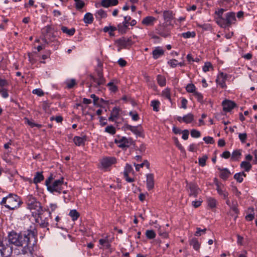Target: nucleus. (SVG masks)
Segmentation results:
<instances>
[{
    "label": "nucleus",
    "mask_w": 257,
    "mask_h": 257,
    "mask_svg": "<svg viewBox=\"0 0 257 257\" xmlns=\"http://www.w3.org/2000/svg\"><path fill=\"white\" fill-rule=\"evenodd\" d=\"M44 176L42 175V173L41 172H37L35 175L34 178L33 182L35 184H37L40 183L41 181L44 179Z\"/></svg>",
    "instance_id": "nucleus-25"
},
{
    "label": "nucleus",
    "mask_w": 257,
    "mask_h": 257,
    "mask_svg": "<svg viewBox=\"0 0 257 257\" xmlns=\"http://www.w3.org/2000/svg\"><path fill=\"white\" fill-rule=\"evenodd\" d=\"M212 69H213L212 65L210 62H207L205 63V64H204V66L203 67V71L204 72H207L210 71V70H212Z\"/></svg>",
    "instance_id": "nucleus-41"
},
{
    "label": "nucleus",
    "mask_w": 257,
    "mask_h": 257,
    "mask_svg": "<svg viewBox=\"0 0 257 257\" xmlns=\"http://www.w3.org/2000/svg\"><path fill=\"white\" fill-rule=\"evenodd\" d=\"M33 93L41 96L44 95V92L41 89H36L33 90Z\"/></svg>",
    "instance_id": "nucleus-59"
},
{
    "label": "nucleus",
    "mask_w": 257,
    "mask_h": 257,
    "mask_svg": "<svg viewBox=\"0 0 257 257\" xmlns=\"http://www.w3.org/2000/svg\"><path fill=\"white\" fill-rule=\"evenodd\" d=\"M232 192L233 194L238 198H240L241 192L238 191L236 187H233L232 189Z\"/></svg>",
    "instance_id": "nucleus-62"
},
{
    "label": "nucleus",
    "mask_w": 257,
    "mask_h": 257,
    "mask_svg": "<svg viewBox=\"0 0 257 257\" xmlns=\"http://www.w3.org/2000/svg\"><path fill=\"white\" fill-rule=\"evenodd\" d=\"M163 17L165 23L171 22L170 21L173 19V13L171 11H166L163 13Z\"/></svg>",
    "instance_id": "nucleus-19"
},
{
    "label": "nucleus",
    "mask_w": 257,
    "mask_h": 257,
    "mask_svg": "<svg viewBox=\"0 0 257 257\" xmlns=\"http://www.w3.org/2000/svg\"><path fill=\"white\" fill-rule=\"evenodd\" d=\"M207 202L208 206L211 208H215L216 206V200L212 197H208L207 198Z\"/></svg>",
    "instance_id": "nucleus-30"
},
{
    "label": "nucleus",
    "mask_w": 257,
    "mask_h": 257,
    "mask_svg": "<svg viewBox=\"0 0 257 257\" xmlns=\"http://www.w3.org/2000/svg\"><path fill=\"white\" fill-rule=\"evenodd\" d=\"M246 137L247 135L246 133L239 134L238 136V137L242 143L245 142L246 139Z\"/></svg>",
    "instance_id": "nucleus-63"
},
{
    "label": "nucleus",
    "mask_w": 257,
    "mask_h": 257,
    "mask_svg": "<svg viewBox=\"0 0 257 257\" xmlns=\"http://www.w3.org/2000/svg\"><path fill=\"white\" fill-rule=\"evenodd\" d=\"M206 230V228L203 229H201L200 228H197V230L195 233V235L196 236H200L202 233H204Z\"/></svg>",
    "instance_id": "nucleus-60"
},
{
    "label": "nucleus",
    "mask_w": 257,
    "mask_h": 257,
    "mask_svg": "<svg viewBox=\"0 0 257 257\" xmlns=\"http://www.w3.org/2000/svg\"><path fill=\"white\" fill-rule=\"evenodd\" d=\"M61 29L64 33L67 34L68 36L73 35L75 32V29L74 28L69 29L65 26H62Z\"/></svg>",
    "instance_id": "nucleus-23"
},
{
    "label": "nucleus",
    "mask_w": 257,
    "mask_h": 257,
    "mask_svg": "<svg viewBox=\"0 0 257 257\" xmlns=\"http://www.w3.org/2000/svg\"><path fill=\"white\" fill-rule=\"evenodd\" d=\"M157 81H158V84L161 86H164L166 85V79L163 76L158 75L157 76Z\"/></svg>",
    "instance_id": "nucleus-38"
},
{
    "label": "nucleus",
    "mask_w": 257,
    "mask_h": 257,
    "mask_svg": "<svg viewBox=\"0 0 257 257\" xmlns=\"http://www.w3.org/2000/svg\"><path fill=\"white\" fill-rule=\"evenodd\" d=\"M147 186L148 190H151L154 188V176L152 174H149L147 175Z\"/></svg>",
    "instance_id": "nucleus-15"
},
{
    "label": "nucleus",
    "mask_w": 257,
    "mask_h": 257,
    "mask_svg": "<svg viewBox=\"0 0 257 257\" xmlns=\"http://www.w3.org/2000/svg\"><path fill=\"white\" fill-rule=\"evenodd\" d=\"M168 64L172 68H175L178 65V61L176 59H172L168 62Z\"/></svg>",
    "instance_id": "nucleus-56"
},
{
    "label": "nucleus",
    "mask_w": 257,
    "mask_h": 257,
    "mask_svg": "<svg viewBox=\"0 0 257 257\" xmlns=\"http://www.w3.org/2000/svg\"><path fill=\"white\" fill-rule=\"evenodd\" d=\"M182 139L184 140H186L188 138L189 131L187 130H184L182 132Z\"/></svg>",
    "instance_id": "nucleus-64"
},
{
    "label": "nucleus",
    "mask_w": 257,
    "mask_h": 257,
    "mask_svg": "<svg viewBox=\"0 0 257 257\" xmlns=\"http://www.w3.org/2000/svg\"><path fill=\"white\" fill-rule=\"evenodd\" d=\"M119 108L117 107H114L111 111L110 117L108 118L109 120L112 121L115 120L119 116Z\"/></svg>",
    "instance_id": "nucleus-18"
},
{
    "label": "nucleus",
    "mask_w": 257,
    "mask_h": 257,
    "mask_svg": "<svg viewBox=\"0 0 257 257\" xmlns=\"http://www.w3.org/2000/svg\"><path fill=\"white\" fill-rule=\"evenodd\" d=\"M117 43L119 46L123 48H126L128 46L126 39L125 38L119 39L117 40Z\"/></svg>",
    "instance_id": "nucleus-37"
},
{
    "label": "nucleus",
    "mask_w": 257,
    "mask_h": 257,
    "mask_svg": "<svg viewBox=\"0 0 257 257\" xmlns=\"http://www.w3.org/2000/svg\"><path fill=\"white\" fill-rule=\"evenodd\" d=\"M86 141L85 137H80L76 136L73 139V142L75 144L78 146L84 145Z\"/></svg>",
    "instance_id": "nucleus-20"
},
{
    "label": "nucleus",
    "mask_w": 257,
    "mask_h": 257,
    "mask_svg": "<svg viewBox=\"0 0 257 257\" xmlns=\"http://www.w3.org/2000/svg\"><path fill=\"white\" fill-rule=\"evenodd\" d=\"M241 156V152L240 150H235L233 152L231 155V159L233 160H237Z\"/></svg>",
    "instance_id": "nucleus-42"
},
{
    "label": "nucleus",
    "mask_w": 257,
    "mask_h": 257,
    "mask_svg": "<svg viewBox=\"0 0 257 257\" xmlns=\"http://www.w3.org/2000/svg\"><path fill=\"white\" fill-rule=\"evenodd\" d=\"M133 170L132 166L128 164H126L125 167V170L123 173L124 175H128L129 173L132 172Z\"/></svg>",
    "instance_id": "nucleus-54"
},
{
    "label": "nucleus",
    "mask_w": 257,
    "mask_h": 257,
    "mask_svg": "<svg viewBox=\"0 0 257 257\" xmlns=\"http://www.w3.org/2000/svg\"><path fill=\"white\" fill-rule=\"evenodd\" d=\"M95 16L97 19L100 20L101 19L106 18L107 14L104 10L100 9L96 11L95 14Z\"/></svg>",
    "instance_id": "nucleus-22"
},
{
    "label": "nucleus",
    "mask_w": 257,
    "mask_h": 257,
    "mask_svg": "<svg viewBox=\"0 0 257 257\" xmlns=\"http://www.w3.org/2000/svg\"><path fill=\"white\" fill-rule=\"evenodd\" d=\"M21 201L19 197L14 194H10L8 196L3 198L1 204L11 210H14L20 206Z\"/></svg>",
    "instance_id": "nucleus-3"
},
{
    "label": "nucleus",
    "mask_w": 257,
    "mask_h": 257,
    "mask_svg": "<svg viewBox=\"0 0 257 257\" xmlns=\"http://www.w3.org/2000/svg\"><path fill=\"white\" fill-rule=\"evenodd\" d=\"M190 244L192 245L195 250H198L200 248V244L198 239L196 238H193L190 240Z\"/></svg>",
    "instance_id": "nucleus-26"
},
{
    "label": "nucleus",
    "mask_w": 257,
    "mask_h": 257,
    "mask_svg": "<svg viewBox=\"0 0 257 257\" xmlns=\"http://www.w3.org/2000/svg\"><path fill=\"white\" fill-rule=\"evenodd\" d=\"M76 7L77 9H82L84 6V3L81 0H74Z\"/></svg>",
    "instance_id": "nucleus-49"
},
{
    "label": "nucleus",
    "mask_w": 257,
    "mask_h": 257,
    "mask_svg": "<svg viewBox=\"0 0 257 257\" xmlns=\"http://www.w3.org/2000/svg\"><path fill=\"white\" fill-rule=\"evenodd\" d=\"M186 189L188 193L189 196L197 197L198 194L201 192V190L198 186L195 183L192 182H188L186 181Z\"/></svg>",
    "instance_id": "nucleus-6"
},
{
    "label": "nucleus",
    "mask_w": 257,
    "mask_h": 257,
    "mask_svg": "<svg viewBox=\"0 0 257 257\" xmlns=\"http://www.w3.org/2000/svg\"><path fill=\"white\" fill-rule=\"evenodd\" d=\"M240 167L245 171L248 172L251 168V165L247 161H243L240 164Z\"/></svg>",
    "instance_id": "nucleus-27"
},
{
    "label": "nucleus",
    "mask_w": 257,
    "mask_h": 257,
    "mask_svg": "<svg viewBox=\"0 0 257 257\" xmlns=\"http://www.w3.org/2000/svg\"><path fill=\"white\" fill-rule=\"evenodd\" d=\"M227 74H224L223 72L219 73L216 80L217 84L222 88L226 87V85L225 84V81L227 79Z\"/></svg>",
    "instance_id": "nucleus-10"
},
{
    "label": "nucleus",
    "mask_w": 257,
    "mask_h": 257,
    "mask_svg": "<svg viewBox=\"0 0 257 257\" xmlns=\"http://www.w3.org/2000/svg\"><path fill=\"white\" fill-rule=\"evenodd\" d=\"M69 215L72 218L73 220L74 221L77 219L79 215L76 210H72L69 212Z\"/></svg>",
    "instance_id": "nucleus-45"
},
{
    "label": "nucleus",
    "mask_w": 257,
    "mask_h": 257,
    "mask_svg": "<svg viewBox=\"0 0 257 257\" xmlns=\"http://www.w3.org/2000/svg\"><path fill=\"white\" fill-rule=\"evenodd\" d=\"M127 26H128V25H127L123 23L122 24H119L117 26L118 30L120 33H124L125 32L127 28Z\"/></svg>",
    "instance_id": "nucleus-40"
},
{
    "label": "nucleus",
    "mask_w": 257,
    "mask_h": 257,
    "mask_svg": "<svg viewBox=\"0 0 257 257\" xmlns=\"http://www.w3.org/2000/svg\"><path fill=\"white\" fill-rule=\"evenodd\" d=\"M25 120L26 122H27L32 127L37 126L38 128H40L42 126L41 124L35 123L33 121L30 120L27 118H25Z\"/></svg>",
    "instance_id": "nucleus-44"
},
{
    "label": "nucleus",
    "mask_w": 257,
    "mask_h": 257,
    "mask_svg": "<svg viewBox=\"0 0 257 257\" xmlns=\"http://www.w3.org/2000/svg\"><path fill=\"white\" fill-rule=\"evenodd\" d=\"M13 252V247L0 238V253L2 257H10Z\"/></svg>",
    "instance_id": "nucleus-7"
},
{
    "label": "nucleus",
    "mask_w": 257,
    "mask_h": 257,
    "mask_svg": "<svg viewBox=\"0 0 257 257\" xmlns=\"http://www.w3.org/2000/svg\"><path fill=\"white\" fill-rule=\"evenodd\" d=\"M170 26L171 22L159 24L156 29L157 33L164 38L169 37L171 30Z\"/></svg>",
    "instance_id": "nucleus-5"
},
{
    "label": "nucleus",
    "mask_w": 257,
    "mask_h": 257,
    "mask_svg": "<svg viewBox=\"0 0 257 257\" xmlns=\"http://www.w3.org/2000/svg\"><path fill=\"white\" fill-rule=\"evenodd\" d=\"M207 159V157L206 156H203L202 157L199 158V164L201 167H204L205 165Z\"/></svg>",
    "instance_id": "nucleus-48"
},
{
    "label": "nucleus",
    "mask_w": 257,
    "mask_h": 257,
    "mask_svg": "<svg viewBox=\"0 0 257 257\" xmlns=\"http://www.w3.org/2000/svg\"><path fill=\"white\" fill-rule=\"evenodd\" d=\"M84 22L86 24H91L93 21V17L92 14L86 13L83 18Z\"/></svg>",
    "instance_id": "nucleus-24"
},
{
    "label": "nucleus",
    "mask_w": 257,
    "mask_h": 257,
    "mask_svg": "<svg viewBox=\"0 0 257 257\" xmlns=\"http://www.w3.org/2000/svg\"><path fill=\"white\" fill-rule=\"evenodd\" d=\"M230 175V172L227 169H223L220 171V177L223 179H226Z\"/></svg>",
    "instance_id": "nucleus-29"
},
{
    "label": "nucleus",
    "mask_w": 257,
    "mask_h": 257,
    "mask_svg": "<svg viewBox=\"0 0 257 257\" xmlns=\"http://www.w3.org/2000/svg\"><path fill=\"white\" fill-rule=\"evenodd\" d=\"M132 132L136 135L140 136L142 132V128L141 125L135 126Z\"/></svg>",
    "instance_id": "nucleus-39"
},
{
    "label": "nucleus",
    "mask_w": 257,
    "mask_h": 257,
    "mask_svg": "<svg viewBox=\"0 0 257 257\" xmlns=\"http://www.w3.org/2000/svg\"><path fill=\"white\" fill-rule=\"evenodd\" d=\"M201 134L200 132L196 130H192L191 131V136L193 138H199L200 137Z\"/></svg>",
    "instance_id": "nucleus-50"
},
{
    "label": "nucleus",
    "mask_w": 257,
    "mask_h": 257,
    "mask_svg": "<svg viewBox=\"0 0 257 257\" xmlns=\"http://www.w3.org/2000/svg\"><path fill=\"white\" fill-rule=\"evenodd\" d=\"M134 165L136 167V170L137 171H139L141 168H143L145 166L147 168H149V166H150V164L147 160H145V161H144V162L143 163H142L141 164H136V163H134Z\"/></svg>",
    "instance_id": "nucleus-34"
},
{
    "label": "nucleus",
    "mask_w": 257,
    "mask_h": 257,
    "mask_svg": "<svg viewBox=\"0 0 257 257\" xmlns=\"http://www.w3.org/2000/svg\"><path fill=\"white\" fill-rule=\"evenodd\" d=\"M243 177H246V174L243 172L236 173L234 175V178L239 183H241L242 182Z\"/></svg>",
    "instance_id": "nucleus-28"
},
{
    "label": "nucleus",
    "mask_w": 257,
    "mask_h": 257,
    "mask_svg": "<svg viewBox=\"0 0 257 257\" xmlns=\"http://www.w3.org/2000/svg\"><path fill=\"white\" fill-rule=\"evenodd\" d=\"M66 84L68 88H71L75 85L76 82L75 79H72L70 80H68Z\"/></svg>",
    "instance_id": "nucleus-57"
},
{
    "label": "nucleus",
    "mask_w": 257,
    "mask_h": 257,
    "mask_svg": "<svg viewBox=\"0 0 257 257\" xmlns=\"http://www.w3.org/2000/svg\"><path fill=\"white\" fill-rule=\"evenodd\" d=\"M215 184L218 193L220 195L222 196L224 199H226L228 195V192L225 191L223 190V186L221 184H220L218 182H216Z\"/></svg>",
    "instance_id": "nucleus-14"
},
{
    "label": "nucleus",
    "mask_w": 257,
    "mask_h": 257,
    "mask_svg": "<svg viewBox=\"0 0 257 257\" xmlns=\"http://www.w3.org/2000/svg\"><path fill=\"white\" fill-rule=\"evenodd\" d=\"M52 180V177L50 176L49 178L45 181V184L48 190L51 193L58 192L60 193L61 191L64 189V186L66 184V183H64V178H61L51 183Z\"/></svg>",
    "instance_id": "nucleus-2"
},
{
    "label": "nucleus",
    "mask_w": 257,
    "mask_h": 257,
    "mask_svg": "<svg viewBox=\"0 0 257 257\" xmlns=\"http://www.w3.org/2000/svg\"><path fill=\"white\" fill-rule=\"evenodd\" d=\"M182 36L185 38H193L195 36V33L194 32H187L182 33Z\"/></svg>",
    "instance_id": "nucleus-46"
},
{
    "label": "nucleus",
    "mask_w": 257,
    "mask_h": 257,
    "mask_svg": "<svg viewBox=\"0 0 257 257\" xmlns=\"http://www.w3.org/2000/svg\"><path fill=\"white\" fill-rule=\"evenodd\" d=\"M116 29L117 28L115 27L112 26H106L103 28V31L104 32H108L110 36H113V32L116 30Z\"/></svg>",
    "instance_id": "nucleus-31"
},
{
    "label": "nucleus",
    "mask_w": 257,
    "mask_h": 257,
    "mask_svg": "<svg viewBox=\"0 0 257 257\" xmlns=\"http://www.w3.org/2000/svg\"><path fill=\"white\" fill-rule=\"evenodd\" d=\"M162 96L164 98L168 99V100H169L170 102H171L170 89L166 88L165 90H164L162 91Z\"/></svg>",
    "instance_id": "nucleus-35"
},
{
    "label": "nucleus",
    "mask_w": 257,
    "mask_h": 257,
    "mask_svg": "<svg viewBox=\"0 0 257 257\" xmlns=\"http://www.w3.org/2000/svg\"><path fill=\"white\" fill-rule=\"evenodd\" d=\"M235 20V14L230 12L226 14L225 19H224V20H222V22L225 25L228 26L233 23Z\"/></svg>",
    "instance_id": "nucleus-11"
},
{
    "label": "nucleus",
    "mask_w": 257,
    "mask_h": 257,
    "mask_svg": "<svg viewBox=\"0 0 257 257\" xmlns=\"http://www.w3.org/2000/svg\"><path fill=\"white\" fill-rule=\"evenodd\" d=\"M107 86L109 87V89L112 92H115L117 90V87L114 85L112 82L108 83Z\"/></svg>",
    "instance_id": "nucleus-61"
},
{
    "label": "nucleus",
    "mask_w": 257,
    "mask_h": 257,
    "mask_svg": "<svg viewBox=\"0 0 257 257\" xmlns=\"http://www.w3.org/2000/svg\"><path fill=\"white\" fill-rule=\"evenodd\" d=\"M105 131L106 132L109 133L111 135H114L116 133L115 128L114 126L112 125H109L107 126L105 129Z\"/></svg>",
    "instance_id": "nucleus-47"
},
{
    "label": "nucleus",
    "mask_w": 257,
    "mask_h": 257,
    "mask_svg": "<svg viewBox=\"0 0 257 257\" xmlns=\"http://www.w3.org/2000/svg\"><path fill=\"white\" fill-rule=\"evenodd\" d=\"M157 20V19L152 16H148L145 18L142 21V24L144 25L149 26H153L154 24V22Z\"/></svg>",
    "instance_id": "nucleus-17"
},
{
    "label": "nucleus",
    "mask_w": 257,
    "mask_h": 257,
    "mask_svg": "<svg viewBox=\"0 0 257 257\" xmlns=\"http://www.w3.org/2000/svg\"><path fill=\"white\" fill-rule=\"evenodd\" d=\"M177 120L180 122H184L186 123H189L194 120V115L190 113L184 115L183 117L178 116Z\"/></svg>",
    "instance_id": "nucleus-12"
},
{
    "label": "nucleus",
    "mask_w": 257,
    "mask_h": 257,
    "mask_svg": "<svg viewBox=\"0 0 257 257\" xmlns=\"http://www.w3.org/2000/svg\"><path fill=\"white\" fill-rule=\"evenodd\" d=\"M160 102L158 100H154L151 101V105L153 107V110L155 111H159V108L160 106Z\"/></svg>",
    "instance_id": "nucleus-36"
},
{
    "label": "nucleus",
    "mask_w": 257,
    "mask_h": 257,
    "mask_svg": "<svg viewBox=\"0 0 257 257\" xmlns=\"http://www.w3.org/2000/svg\"><path fill=\"white\" fill-rule=\"evenodd\" d=\"M164 54V50L159 47H156L152 52L153 57L155 59L160 58Z\"/></svg>",
    "instance_id": "nucleus-16"
},
{
    "label": "nucleus",
    "mask_w": 257,
    "mask_h": 257,
    "mask_svg": "<svg viewBox=\"0 0 257 257\" xmlns=\"http://www.w3.org/2000/svg\"><path fill=\"white\" fill-rule=\"evenodd\" d=\"M186 90L188 92H195V87L193 84H189L186 86Z\"/></svg>",
    "instance_id": "nucleus-51"
},
{
    "label": "nucleus",
    "mask_w": 257,
    "mask_h": 257,
    "mask_svg": "<svg viewBox=\"0 0 257 257\" xmlns=\"http://www.w3.org/2000/svg\"><path fill=\"white\" fill-rule=\"evenodd\" d=\"M101 5L104 8H108L110 6H112L110 0H102Z\"/></svg>",
    "instance_id": "nucleus-53"
},
{
    "label": "nucleus",
    "mask_w": 257,
    "mask_h": 257,
    "mask_svg": "<svg viewBox=\"0 0 257 257\" xmlns=\"http://www.w3.org/2000/svg\"><path fill=\"white\" fill-rule=\"evenodd\" d=\"M33 239H35L34 232L29 230L20 234L12 232L9 235V241L11 244L23 247L22 253L24 254L30 250L29 245Z\"/></svg>",
    "instance_id": "nucleus-1"
},
{
    "label": "nucleus",
    "mask_w": 257,
    "mask_h": 257,
    "mask_svg": "<svg viewBox=\"0 0 257 257\" xmlns=\"http://www.w3.org/2000/svg\"><path fill=\"white\" fill-rule=\"evenodd\" d=\"M116 163V159L114 157H104L100 161L101 167L106 169L111 165Z\"/></svg>",
    "instance_id": "nucleus-9"
},
{
    "label": "nucleus",
    "mask_w": 257,
    "mask_h": 257,
    "mask_svg": "<svg viewBox=\"0 0 257 257\" xmlns=\"http://www.w3.org/2000/svg\"><path fill=\"white\" fill-rule=\"evenodd\" d=\"M99 244L105 248L108 249L110 247V244L108 239H100L99 240Z\"/></svg>",
    "instance_id": "nucleus-33"
},
{
    "label": "nucleus",
    "mask_w": 257,
    "mask_h": 257,
    "mask_svg": "<svg viewBox=\"0 0 257 257\" xmlns=\"http://www.w3.org/2000/svg\"><path fill=\"white\" fill-rule=\"evenodd\" d=\"M194 95L197 100L200 102L203 101V96L201 93L198 92H194Z\"/></svg>",
    "instance_id": "nucleus-55"
},
{
    "label": "nucleus",
    "mask_w": 257,
    "mask_h": 257,
    "mask_svg": "<svg viewBox=\"0 0 257 257\" xmlns=\"http://www.w3.org/2000/svg\"><path fill=\"white\" fill-rule=\"evenodd\" d=\"M28 208L32 211L33 214H40L42 208L40 203L32 195H29L26 198Z\"/></svg>",
    "instance_id": "nucleus-4"
},
{
    "label": "nucleus",
    "mask_w": 257,
    "mask_h": 257,
    "mask_svg": "<svg viewBox=\"0 0 257 257\" xmlns=\"http://www.w3.org/2000/svg\"><path fill=\"white\" fill-rule=\"evenodd\" d=\"M115 143L119 148H125L134 145V141L131 138H127L126 137H121L118 139H115Z\"/></svg>",
    "instance_id": "nucleus-8"
},
{
    "label": "nucleus",
    "mask_w": 257,
    "mask_h": 257,
    "mask_svg": "<svg viewBox=\"0 0 257 257\" xmlns=\"http://www.w3.org/2000/svg\"><path fill=\"white\" fill-rule=\"evenodd\" d=\"M203 140L206 144H212L214 143L213 138L211 137H205L203 138Z\"/></svg>",
    "instance_id": "nucleus-58"
},
{
    "label": "nucleus",
    "mask_w": 257,
    "mask_h": 257,
    "mask_svg": "<svg viewBox=\"0 0 257 257\" xmlns=\"http://www.w3.org/2000/svg\"><path fill=\"white\" fill-rule=\"evenodd\" d=\"M98 79L95 78L93 77H91V78L94 82H95L98 85H102V84H104V82H105V80H104V78H103L102 74L101 72H99L98 73Z\"/></svg>",
    "instance_id": "nucleus-21"
},
{
    "label": "nucleus",
    "mask_w": 257,
    "mask_h": 257,
    "mask_svg": "<svg viewBox=\"0 0 257 257\" xmlns=\"http://www.w3.org/2000/svg\"><path fill=\"white\" fill-rule=\"evenodd\" d=\"M129 115L132 116V119L134 121H137L139 119V115L136 112L130 111Z\"/></svg>",
    "instance_id": "nucleus-52"
},
{
    "label": "nucleus",
    "mask_w": 257,
    "mask_h": 257,
    "mask_svg": "<svg viewBox=\"0 0 257 257\" xmlns=\"http://www.w3.org/2000/svg\"><path fill=\"white\" fill-rule=\"evenodd\" d=\"M146 235L149 239H153L156 236V233L153 230H147L146 232Z\"/></svg>",
    "instance_id": "nucleus-43"
},
{
    "label": "nucleus",
    "mask_w": 257,
    "mask_h": 257,
    "mask_svg": "<svg viewBox=\"0 0 257 257\" xmlns=\"http://www.w3.org/2000/svg\"><path fill=\"white\" fill-rule=\"evenodd\" d=\"M222 105L224 111H229L235 107V104L232 101L225 100L222 102Z\"/></svg>",
    "instance_id": "nucleus-13"
},
{
    "label": "nucleus",
    "mask_w": 257,
    "mask_h": 257,
    "mask_svg": "<svg viewBox=\"0 0 257 257\" xmlns=\"http://www.w3.org/2000/svg\"><path fill=\"white\" fill-rule=\"evenodd\" d=\"M224 11L225 10L223 9H218V11H215V14L217 15L219 19L217 21L218 23H221L222 22V20H224V19L222 18V15Z\"/></svg>",
    "instance_id": "nucleus-32"
}]
</instances>
